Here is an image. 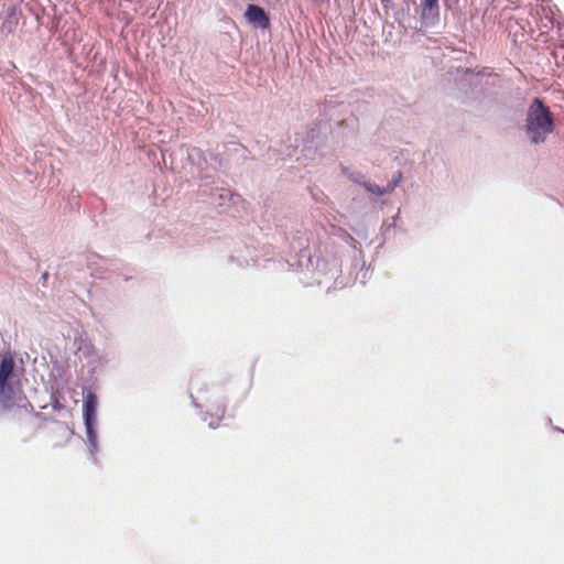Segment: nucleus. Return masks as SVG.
Instances as JSON below:
<instances>
[{
  "label": "nucleus",
  "instance_id": "4",
  "mask_svg": "<svg viewBox=\"0 0 564 564\" xmlns=\"http://www.w3.org/2000/svg\"><path fill=\"white\" fill-rule=\"evenodd\" d=\"M245 19L254 29L268 30L270 28L269 14L256 4H249L247 7Z\"/></svg>",
  "mask_w": 564,
  "mask_h": 564
},
{
  "label": "nucleus",
  "instance_id": "11",
  "mask_svg": "<svg viewBox=\"0 0 564 564\" xmlns=\"http://www.w3.org/2000/svg\"><path fill=\"white\" fill-rule=\"evenodd\" d=\"M47 276H48V273H47V272H45V273L43 274V279H44V280H46V279H47Z\"/></svg>",
  "mask_w": 564,
  "mask_h": 564
},
{
  "label": "nucleus",
  "instance_id": "2",
  "mask_svg": "<svg viewBox=\"0 0 564 564\" xmlns=\"http://www.w3.org/2000/svg\"><path fill=\"white\" fill-rule=\"evenodd\" d=\"M204 414V421L213 429L217 427L226 413L224 398L217 391H202L195 400Z\"/></svg>",
  "mask_w": 564,
  "mask_h": 564
},
{
  "label": "nucleus",
  "instance_id": "10",
  "mask_svg": "<svg viewBox=\"0 0 564 564\" xmlns=\"http://www.w3.org/2000/svg\"><path fill=\"white\" fill-rule=\"evenodd\" d=\"M9 18L13 20V21H10L9 24H12V23L17 24L18 23L15 7L9 8ZM8 30L11 31V25L8 26Z\"/></svg>",
  "mask_w": 564,
  "mask_h": 564
},
{
  "label": "nucleus",
  "instance_id": "6",
  "mask_svg": "<svg viewBox=\"0 0 564 564\" xmlns=\"http://www.w3.org/2000/svg\"><path fill=\"white\" fill-rule=\"evenodd\" d=\"M438 14L437 2H422V20L425 25L434 24Z\"/></svg>",
  "mask_w": 564,
  "mask_h": 564
},
{
  "label": "nucleus",
  "instance_id": "8",
  "mask_svg": "<svg viewBox=\"0 0 564 564\" xmlns=\"http://www.w3.org/2000/svg\"><path fill=\"white\" fill-rule=\"evenodd\" d=\"M365 186L369 192L379 196L390 193L388 186L380 187L379 185L372 183H367Z\"/></svg>",
  "mask_w": 564,
  "mask_h": 564
},
{
  "label": "nucleus",
  "instance_id": "3",
  "mask_svg": "<svg viewBox=\"0 0 564 564\" xmlns=\"http://www.w3.org/2000/svg\"><path fill=\"white\" fill-rule=\"evenodd\" d=\"M13 377L14 357L8 351L1 356L0 360V403L3 408H11L14 404Z\"/></svg>",
  "mask_w": 564,
  "mask_h": 564
},
{
  "label": "nucleus",
  "instance_id": "7",
  "mask_svg": "<svg viewBox=\"0 0 564 564\" xmlns=\"http://www.w3.org/2000/svg\"><path fill=\"white\" fill-rule=\"evenodd\" d=\"M94 423L89 422V425H86L87 438L89 442L90 453L94 454L97 451V435L94 430Z\"/></svg>",
  "mask_w": 564,
  "mask_h": 564
},
{
  "label": "nucleus",
  "instance_id": "5",
  "mask_svg": "<svg viewBox=\"0 0 564 564\" xmlns=\"http://www.w3.org/2000/svg\"><path fill=\"white\" fill-rule=\"evenodd\" d=\"M97 409V397L93 392H88L84 400V419L85 425H89V422H95Z\"/></svg>",
  "mask_w": 564,
  "mask_h": 564
},
{
  "label": "nucleus",
  "instance_id": "1",
  "mask_svg": "<svg viewBox=\"0 0 564 564\" xmlns=\"http://www.w3.org/2000/svg\"><path fill=\"white\" fill-rule=\"evenodd\" d=\"M525 133L534 144L542 143L554 130L552 113L543 101L535 98L530 105L525 118Z\"/></svg>",
  "mask_w": 564,
  "mask_h": 564
},
{
  "label": "nucleus",
  "instance_id": "9",
  "mask_svg": "<svg viewBox=\"0 0 564 564\" xmlns=\"http://www.w3.org/2000/svg\"><path fill=\"white\" fill-rule=\"evenodd\" d=\"M401 180H402V173L399 171L395 172L392 176V180L387 185L390 193L398 186V184L401 182Z\"/></svg>",
  "mask_w": 564,
  "mask_h": 564
}]
</instances>
